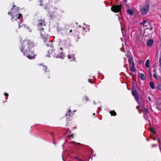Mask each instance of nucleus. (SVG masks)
<instances>
[{
  "label": "nucleus",
  "instance_id": "obj_26",
  "mask_svg": "<svg viewBox=\"0 0 161 161\" xmlns=\"http://www.w3.org/2000/svg\"><path fill=\"white\" fill-rule=\"evenodd\" d=\"M74 58V55H69L68 56V58L69 59H70V58H72L73 59Z\"/></svg>",
  "mask_w": 161,
  "mask_h": 161
},
{
  "label": "nucleus",
  "instance_id": "obj_17",
  "mask_svg": "<svg viewBox=\"0 0 161 161\" xmlns=\"http://www.w3.org/2000/svg\"><path fill=\"white\" fill-rule=\"evenodd\" d=\"M128 62L130 63V64H134V61L133 57L132 56H129Z\"/></svg>",
  "mask_w": 161,
  "mask_h": 161
},
{
  "label": "nucleus",
  "instance_id": "obj_44",
  "mask_svg": "<svg viewBox=\"0 0 161 161\" xmlns=\"http://www.w3.org/2000/svg\"><path fill=\"white\" fill-rule=\"evenodd\" d=\"M150 76H152V74H151V73H150Z\"/></svg>",
  "mask_w": 161,
  "mask_h": 161
},
{
  "label": "nucleus",
  "instance_id": "obj_21",
  "mask_svg": "<svg viewBox=\"0 0 161 161\" xmlns=\"http://www.w3.org/2000/svg\"><path fill=\"white\" fill-rule=\"evenodd\" d=\"M153 77L156 79L159 80L161 79V77L157 75L156 73H154L153 74Z\"/></svg>",
  "mask_w": 161,
  "mask_h": 161
},
{
  "label": "nucleus",
  "instance_id": "obj_50",
  "mask_svg": "<svg viewBox=\"0 0 161 161\" xmlns=\"http://www.w3.org/2000/svg\"><path fill=\"white\" fill-rule=\"evenodd\" d=\"M77 38H78V39L80 38L78 37Z\"/></svg>",
  "mask_w": 161,
  "mask_h": 161
},
{
  "label": "nucleus",
  "instance_id": "obj_51",
  "mask_svg": "<svg viewBox=\"0 0 161 161\" xmlns=\"http://www.w3.org/2000/svg\"><path fill=\"white\" fill-rule=\"evenodd\" d=\"M153 132L154 133H155V131H153Z\"/></svg>",
  "mask_w": 161,
  "mask_h": 161
},
{
  "label": "nucleus",
  "instance_id": "obj_52",
  "mask_svg": "<svg viewBox=\"0 0 161 161\" xmlns=\"http://www.w3.org/2000/svg\"><path fill=\"white\" fill-rule=\"evenodd\" d=\"M48 78H50V77H48Z\"/></svg>",
  "mask_w": 161,
  "mask_h": 161
},
{
  "label": "nucleus",
  "instance_id": "obj_29",
  "mask_svg": "<svg viewBox=\"0 0 161 161\" xmlns=\"http://www.w3.org/2000/svg\"><path fill=\"white\" fill-rule=\"evenodd\" d=\"M85 100L86 101H88L89 100L88 97L86 96H85Z\"/></svg>",
  "mask_w": 161,
  "mask_h": 161
},
{
  "label": "nucleus",
  "instance_id": "obj_3",
  "mask_svg": "<svg viewBox=\"0 0 161 161\" xmlns=\"http://www.w3.org/2000/svg\"><path fill=\"white\" fill-rule=\"evenodd\" d=\"M44 19H39L37 22V30H42L45 27V23Z\"/></svg>",
  "mask_w": 161,
  "mask_h": 161
},
{
  "label": "nucleus",
  "instance_id": "obj_24",
  "mask_svg": "<svg viewBox=\"0 0 161 161\" xmlns=\"http://www.w3.org/2000/svg\"><path fill=\"white\" fill-rule=\"evenodd\" d=\"M149 60L148 59L147 60H146V63H145V66L146 68H148L149 67Z\"/></svg>",
  "mask_w": 161,
  "mask_h": 161
},
{
  "label": "nucleus",
  "instance_id": "obj_45",
  "mask_svg": "<svg viewBox=\"0 0 161 161\" xmlns=\"http://www.w3.org/2000/svg\"><path fill=\"white\" fill-rule=\"evenodd\" d=\"M93 115H95V113H94V114H93Z\"/></svg>",
  "mask_w": 161,
  "mask_h": 161
},
{
  "label": "nucleus",
  "instance_id": "obj_40",
  "mask_svg": "<svg viewBox=\"0 0 161 161\" xmlns=\"http://www.w3.org/2000/svg\"><path fill=\"white\" fill-rule=\"evenodd\" d=\"M153 27H151L150 28V30H153Z\"/></svg>",
  "mask_w": 161,
  "mask_h": 161
},
{
  "label": "nucleus",
  "instance_id": "obj_42",
  "mask_svg": "<svg viewBox=\"0 0 161 161\" xmlns=\"http://www.w3.org/2000/svg\"><path fill=\"white\" fill-rule=\"evenodd\" d=\"M153 71L154 72H155L156 71V69L155 68L153 69Z\"/></svg>",
  "mask_w": 161,
  "mask_h": 161
},
{
  "label": "nucleus",
  "instance_id": "obj_16",
  "mask_svg": "<svg viewBox=\"0 0 161 161\" xmlns=\"http://www.w3.org/2000/svg\"><path fill=\"white\" fill-rule=\"evenodd\" d=\"M39 65L42 67V69H43L45 72H48V71H47V69L46 66L43 65V64H39Z\"/></svg>",
  "mask_w": 161,
  "mask_h": 161
},
{
  "label": "nucleus",
  "instance_id": "obj_47",
  "mask_svg": "<svg viewBox=\"0 0 161 161\" xmlns=\"http://www.w3.org/2000/svg\"><path fill=\"white\" fill-rule=\"evenodd\" d=\"M60 49H61V50H62V47H60Z\"/></svg>",
  "mask_w": 161,
  "mask_h": 161
},
{
  "label": "nucleus",
  "instance_id": "obj_53",
  "mask_svg": "<svg viewBox=\"0 0 161 161\" xmlns=\"http://www.w3.org/2000/svg\"><path fill=\"white\" fill-rule=\"evenodd\" d=\"M160 57L161 58V56Z\"/></svg>",
  "mask_w": 161,
  "mask_h": 161
},
{
  "label": "nucleus",
  "instance_id": "obj_15",
  "mask_svg": "<svg viewBox=\"0 0 161 161\" xmlns=\"http://www.w3.org/2000/svg\"><path fill=\"white\" fill-rule=\"evenodd\" d=\"M135 64H130L129 67L130 68V71L131 72H136V70L135 69Z\"/></svg>",
  "mask_w": 161,
  "mask_h": 161
},
{
  "label": "nucleus",
  "instance_id": "obj_41",
  "mask_svg": "<svg viewBox=\"0 0 161 161\" xmlns=\"http://www.w3.org/2000/svg\"><path fill=\"white\" fill-rule=\"evenodd\" d=\"M75 158H76V159H79L78 157H77V156L75 157Z\"/></svg>",
  "mask_w": 161,
  "mask_h": 161
},
{
  "label": "nucleus",
  "instance_id": "obj_31",
  "mask_svg": "<svg viewBox=\"0 0 161 161\" xmlns=\"http://www.w3.org/2000/svg\"><path fill=\"white\" fill-rule=\"evenodd\" d=\"M146 22V21L145 20H144L141 23V25H144L145 24V23Z\"/></svg>",
  "mask_w": 161,
  "mask_h": 161
},
{
  "label": "nucleus",
  "instance_id": "obj_23",
  "mask_svg": "<svg viewBox=\"0 0 161 161\" xmlns=\"http://www.w3.org/2000/svg\"><path fill=\"white\" fill-rule=\"evenodd\" d=\"M31 1V0H29ZM45 0H40L39 1V5L40 6H43L44 5V2L45 1Z\"/></svg>",
  "mask_w": 161,
  "mask_h": 161
},
{
  "label": "nucleus",
  "instance_id": "obj_38",
  "mask_svg": "<svg viewBox=\"0 0 161 161\" xmlns=\"http://www.w3.org/2000/svg\"><path fill=\"white\" fill-rule=\"evenodd\" d=\"M69 130V129H67L65 132V134H67Z\"/></svg>",
  "mask_w": 161,
  "mask_h": 161
},
{
  "label": "nucleus",
  "instance_id": "obj_22",
  "mask_svg": "<svg viewBox=\"0 0 161 161\" xmlns=\"http://www.w3.org/2000/svg\"><path fill=\"white\" fill-rule=\"evenodd\" d=\"M109 113L111 114V116H115L117 114L116 113L114 110L110 111Z\"/></svg>",
  "mask_w": 161,
  "mask_h": 161
},
{
  "label": "nucleus",
  "instance_id": "obj_13",
  "mask_svg": "<svg viewBox=\"0 0 161 161\" xmlns=\"http://www.w3.org/2000/svg\"><path fill=\"white\" fill-rule=\"evenodd\" d=\"M156 108L158 110H161V102L157 101L156 103Z\"/></svg>",
  "mask_w": 161,
  "mask_h": 161
},
{
  "label": "nucleus",
  "instance_id": "obj_10",
  "mask_svg": "<svg viewBox=\"0 0 161 161\" xmlns=\"http://www.w3.org/2000/svg\"><path fill=\"white\" fill-rule=\"evenodd\" d=\"M54 54L55 57L57 58H60L62 59L64 58V55L62 52L59 53L58 54V53L57 51L55 52Z\"/></svg>",
  "mask_w": 161,
  "mask_h": 161
},
{
  "label": "nucleus",
  "instance_id": "obj_11",
  "mask_svg": "<svg viewBox=\"0 0 161 161\" xmlns=\"http://www.w3.org/2000/svg\"><path fill=\"white\" fill-rule=\"evenodd\" d=\"M73 27V26L71 25L66 26L65 32L67 34L72 32Z\"/></svg>",
  "mask_w": 161,
  "mask_h": 161
},
{
  "label": "nucleus",
  "instance_id": "obj_46",
  "mask_svg": "<svg viewBox=\"0 0 161 161\" xmlns=\"http://www.w3.org/2000/svg\"><path fill=\"white\" fill-rule=\"evenodd\" d=\"M63 160H64V161H65L64 160V158L63 157Z\"/></svg>",
  "mask_w": 161,
  "mask_h": 161
},
{
  "label": "nucleus",
  "instance_id": "obj_4",
  "mask_svg": "<svg viewBox=\"0 0 161 161\" xmlns=\"http://www.w3.org/2000/svg\"><path fill=\"white\" fill-rule=\"evenodd\" d=\"M15 7V5H13L12 6V8L11 9V11L8 12V14L10 15L11 16L12 19L14 18V14H15H15H16V15H17L18 13L19 10L20 8L19 7Z\"/></svg>",
  "mask_w": 161,
  "mask_h": 161
},
{
  "label": "nucleus",
  "instance_id": "obj_1",
  "mask_svg": "<svg viewBox=\"0 0 161 161\" xmlns=\"http://www.w3.org/2000/svg\"><path fill=\"white\" fill-rule=\"evenodd\" d=\"M37 43H35L30 40L25 39L21 42L20 51L29 59L35 58L36 54L34 53V47L36 46Z\"/></svg>",
  "mask_w": 161,
  "mask_h": 161
},
{
  "label": "nucleus",
  "instance_id": "obj_5",
  "mask_svg": "<svg viewBox=\"0 0 161 161\" xmlns=\"http://www.w3.org/2000/svg\"><path fill=\"white\" fill-rule=\"evenodd\" d=\"M41 34V36L42 39L44 42H49V36L48 35L47 33L45 31V29L43 28L42 30H39Z\"/></svg>",
  "mask_w": 161,
  "mask_h": 161
},
{
  "label": "nucleus",
  "instance_id": "obj_25",
  "mask_svg": "<svg viewBox=\"0 0 161 161\" xmlns=\"http://www.w3.org/2000/svg\"><path fill=\"white\" fill-rule=\"evenodd\" d=\"M157 88L159 90L161 91V84L158 85Z\"/></svg>",
  "mask_w": 161,
  "mask_h": 161
},
{
  "label": "nucleus",
  "instance_id": "obj_20",
  "mask_svg": "<svg viewBox=\"0 0 161 161\" xmlns=\"http://www.w3.org/2000/svg\"><path fill=\"white\" fill-rule=\"evenodd\" d=\"M150 86L151 87V88L153 89L155 88V86H154V83L153 82H150L149 83Z\"/></svg>",
  "mask_w": 161,
  "mask_h": 161
},
{
  "label": "nucleus",
  "instance_id": "obj_37",
  "mask_svg": "<svg viewBox=\"0 0 161 161\" xmlns=\"http://www.w3.org/2000/svg\"><path fill=\"white\" fill-rule=\"evenodd\" d=\"M4 95L5 96H8V93H4Z\"/></svg>",
  "mask_w": 161,
  "mask_h": 161
},
{
  "label": "nucleus",
  "instance_id": "obj_14",
  "mask_svg": "<svg viewBox=\"0 0 161 161\" xmlns=\"http://www.w3.org/2000/svg\"><path fill=\"white\" fill-rule=\"evenodd\" d=\"M17 14L18 15V17L17 18L19 20V21H18V29H19L20 27H22V25H21V24L20 23L19 21V20L20 17H22V15L21 14H19L18 13Z\"/></svg>",
  "mask_w": 161,
  "mask_h": 161
},
{
  "label": "nucleus",
  "instance_id": "obj_9",
  "mask_svg": "<svg viewBox=\"0 0 161 161\" xmlns=\"http://www.w3.org/2000/svg\"><path fill=\"white\" fill-rule=\"evenodd\" d=\"M132 93L133 96L134 97L136 101L137 102H138L139 99V95L137 90L132 88Z\"/></svg>",
  "mask_w": 161,
  "mask_h": 161
},
{
  "label": "nucleus",
  "instance_id": "obj_34",
  "mask_svg": "<svg viewBox=\"0 0 161 161\" xmlns=\"http://www.w3.org/2000/svg\"><path fill=\"white\" fill-rule=\"evenodd\" d=\"M69 136L73 138L74 137V135L73 134H71L70 135H69Z\"/></svg>",
  "mask_w": 161,
  "mask_h": 161
},
{
  "label": "nucleus",
  "instance_id": "obj_36",
  "mask_svg": "<svg viewBox=\"0 0 161 161\" xmlns=\"http://www.w3.org/2000/svg\"><path fill=\"white\" fill-rule=\"evenodd\" d=\"M157 145L156 144H153L152 145V147H157Z\"/></svg>",
  "mask_w": 161,
  "mask_h": 161
},
{
  "label": "nucleus",
  "instance_id": "obj_30",
  "mask_svg": "<svg viewBox=\"0 0 161 161\" xmlns=\"http://www.w3.org/2000/svg\"><path fill=\"white\" fill-rule=\"evenodd\" d=\"M159 66L161 68V58L160 57L159 60Z\"/></svg>",
  "mask_w": 161,
  "mask_h": 161
},
{
  "label": "nucleus",
  "instance_id": "obj_19",
  "mask_svg": "<svg viewBox=\"0 0 161 161\" xmlns=\"http://www.w3.org/2000/svg\"><path fill=\"white\" fill-rule=\"evenodd\" d=\"M127 12L130 15H132L134 13V10L132 9H128L127 10Z\"/></svg>",
  "mask_w": 161,
  "mask_h": 161
},
{
  "label": "nucleus",
  "instance_id": "obj_33",
  "mask_svg": "<svg viewBox=\"0 0 161 161\" xmlns=\"http://www.w3.org/2000/svg\"><path fill=\"white\" fill-rule=\"evenodd\" d=\"M148 99L149 101L150 102H152L151 99L150 97H148Z\"/></svg>",
  "mask_w": 161,
  "mask_h": 161
},
{
  "label": "nucleus",
  "instance_id": "obj_35",
  "mask_svg": "<svg viewBox=\"0 0 161 161\" xmlns=\"http://www.w3.org/2000/svg\"><path fill=\"white\" fill-rule=\"evenodd\" d=\"M158 142L159 143V145L160 144V138H158Z\"/></svg>",
  "mask_w": 161,
  "mask_h": 161
},
{
  "label": "nucleus",
  "instance_id": "obj_49",
  "mask_svg": "<svg viewBox=\"0 0 161 161\" xmlns=\"http://www.w3.org/2000/svg\"><path fill=\"white\" fill-rule=\"evenodd\" d=\"M83 28L84 30H85V28H84V27H83Z\"/></svg>",
  "mask_w": 161,
  "mask_h": 161
},
{
  "label": "nucleus",
  "instance_id": "obj_43",
  "mask_svg": "<svg viewBox=\"0 0 161 161\" xmlns=\"http://www.w3.org/2000/svg\"><path fill=\"white\" fill-rule=\"evenodd\" d=\"M76 127L75 126L74 127H73L72 128L73 129H75V128Z\"/></svg>",
  "mask_w": 161,
  "mask_h": 161
},
{
  "label": "nucleus",
  "instance_id": "obj_18",
  "mask_svg": "<svg viewBox=\"0 0 161 161\" xmlns=\"http://www.w3.org/2000/svg\"><path fill=\"white\" fill-rule=\"evenodd\" d=\"M140 77L141 79L143 80H146V78L145 75L143 73H140L139 74Z\"/></svg>",
  "mask_w": 161,
  "mask_h": 161
},
{
  "label": "nucleus",
  "instance_id": "obj_6",
  "mask_svg": "<svg viewBox=\"0 0 161 161\" xmlns=\"http://www.w3.org/2000/svg\"><path fill=\"white\" fill-rule=\"evenodd\" d=\"M60 12L61 11L60 10L57 8H54L51 12V14H49V16L51 18H55L58 15Z\"/></svg>",
  "mask_w": 161,
  "mask_h": 161
},
{
  "label": "nucleus",
  "instance_id": "obj_39",
  "mask_svg": "<svg viewBox=\"0 0 161 161\" xmlns=\"http://www.w3.org/2000/svg\"><path fill=\"white\" fill-rule=\"evenodd\" d=\"M153 139L154 140H157V138L156 137L153 138Z\"/></svg>",
  "mask_w": 161,
  "mask_h": 161
},
{
  "label": "nucleus",
  "instance_id": "obj_2",
  "mask_svg": "<svg viewBox=\"0 0 161 161\" xmlns=\"http://www.w3.org/2000/svg\"><path fill=\"white\" fill-rule=\"evenodd\" d=\"M72 113L71 110L69 109L68 113L65 115V116L67 118L66 123L65 126L67 127H70L72 125V122L71 121L72 119L71 118V114Z\"/></svg>",
  "mask_w": 161,
  "mask_h": 161
},
{
  "label": "nucleus",
  "instance_id": "obj_12",
  "mask_svg": "<svg viewBox=\"0 0 161 161\" xmlns=\"http://www.w3.org/2000/svg\"><path fill=\"white\" fill-rule=\"evenodd\" d=\"M154 42V41L153 39H150L147 41V46L151 47L153 45Z\"/></svg>",
  "mask_w": 161,
  "mask_h": 161
},
{
  "label": "nucleus",
  "instance_id": "obj_48",
  "mask_svg": "<svg viewBox=\"0 0 161 161\" xmlns=\"http://www.w3.org/2000/svg\"><path fill=\"white\" fill-rule=\"evenodd\" d=\"M48 57H50V55H48Z\"/></svg>",
  "mask_w": 161,
  "mask_h": 161
},
{
  "label": "nucleus",
  "instance_id": "obj_8",
  "mask_svg": "<svg viewBox=\"0 0 161 161\" xmlns=\"http://www.w3.org/2000/svg\"><path fill=\"white\" fill-rule=\"evenodd\" d=\"M121 5H113L111 7V10L114 13H118L121 11Z\"/></svg>",
  "mask_w": 161,
  "mask_h": 161
},
{
  "label": "nucleus",
  "instance_id": "obj_7",
  "mask_svg": "<svg viewBox=\"0 0 161 161\" xmlns=\"http://www.w3.org/2000/svg\"><path fill=\"white\" fill-rule=\"evenodd\" d=\"M149 9V5L148 4H147L145 6H143L141 10V12L142 15H146Z\"/></svg>",
  "mask_w": 161,
  "mask_h": 161
},
{
  "label": "nucleus",
  "instance_id": "obj_27",
  "mask_svg": "<svg viewBox=\"0 0 161 161\" xmlns=\"http://www.w3.org/2000/svg\"><path fill=\"white\" fill-rule=\"evenodd\" d=\"M50 47L52 48L51 51H54V50L53 49L54 47H53V45L52 44L51 45Z\"/></svg>",
  "mask_w": 161,
  "mask_h": 161
},
{
  "label": "nucleus",
  "instance_id": "obj_28",
  "mask_svg": "<svg viewBox=\"0 0 161 161\" xmlns=\"http://www.w3.org/2000/svg\"><path fill=\"white\" fill-rule=\"evenodd\" d=\"M144 112H145V113H146V114H147V113H149V111H148V110L146 109V108H145V109H144Z\"/></svg>",
  "mask_w": 161,
  "mask_h": 161
},
{
  "label": "nucleus",
  "instance_id": "obj_32",
  "mask_svg": "<svg viewBox=\"0 0 161 161\" xmlns=\"http://www.w3.org/2000/svg\"><path fill=\"white\" fill-rule=\"evenodd\" d=\"M88 81L89 83H91V84H93V82L92 81V80L91 79H89L88 80Z\"/></svg>",
  "mask_w": 161,
  "mask_h": 161
}]
</instances>
